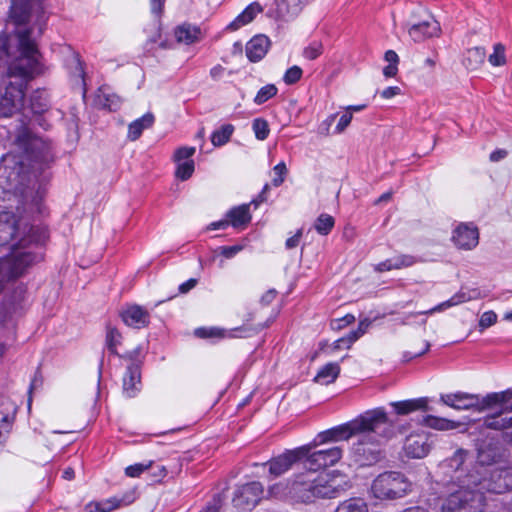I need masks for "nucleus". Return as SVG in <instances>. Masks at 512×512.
<instances>
[{
	"instance_id": "1",
	"label": "nucleus",
	"mask_w": 512,
	"mask_h": 512,
	"mask_svg": "<svg viewBox=\"0 0 512 512\" xmlns=\"http://www.w3.org/2000/svg\"><path fill=\"white\" fill-rule=\"evenodd\" d=\"M16 145L19 155L11 153L2 158L0 186L6 191L20 194L25 210L42 213L45 191L38 183L37 176L50 158L49 147L27 129L19 132Z\"/></svg>"
},
{
	"instance_id": "2",
	"label": "nucleus",
	"mask_w": 512,
	"mask_h": 512,
	"mask_svg": "<svg viewBox=\"0 0 512 512\" xmlns=\"http://www.w3.org/2000/svg\"><path fill=\"white\" fill-rule=\"evenodd\" d=\"M351 430L358 437L351 453L361 466L373 465L383 459L385 445L396 435L394 424L383 407L367 410L357 416Z\"/></svg>"
},
{
	"instance_id": "3",
	"label": "nucleus",
	"mask_w": 512,
	"mask_h": 512,
	"mask_svg": "<svg viewBox=\"0 0 512 512\" xmlns=\"http://www.w3.org/2000/svg\"><path fill=\"white\" fill-rule=\"evenodd\" d=\"M18 45L21 56L10 63L8 73L1 79L0 116L9 117L20 110L24 100L22 81L12 82V77L32 78L41 72L39 51L28 37L27 31H19Z\"/></svg>"
},
{
	"instance_id": "4",
	"label": "nucleus",
	"mask_w": 512,
	"mask_h": 512,
	"mask_svg": "<svg viewBox=\"0 0 512 512\" xmlns=\"http://www.w3.org/2000/svg\"><path fill=\"white\" fill-rule=\"evenodd\" d=\"M460 489L443 499L445 512H467V495L476 506L485 504V493H504L512 490V467L481 468L476 474L461 479Z\"/></svg>"
},
{
	"instance_id": "5",
	"label": "nucleus",
	"mask_w": 512,
	"mask_h": 512,
	"mask_svg": "<svg viewBox=\"0 0 512 512\" xmlns=\"http://www.w3.org/2000/svg\"><path fill=\"white\" fill-rule=\"evenodd\" d=\"M340 490L336 478L328 474L315 475L309 470L295 477L290 485L289 496L302 503H312L317 499L336 498Z\"/></svg>"
},
{
	"instance_id": "6",
	"label": "nucleus",
	"mask_w": 512,
	"mask_h": 512,
	"mask_svg": "<svg viewBox=\"0 0 512 512\" xmlns=\"http://www.w3.org/2000/svg\"><path fill=\"white\" fill-rule=\"evenodd\" d=\"M412 486V482L401 472L386 471L372 481L370 491L379 500H395L410 493Z\"/></svg>"
},
{
	"instance_id": "7",
	"label": "nucleus",
	"mask_w": 512,
	"mask_h": 512,
	"mask_svg": "<svg viewBox=\"0 0 512 512\" xmlns=\"http://www.w3.org/2000/svg\"><path fill=\"white\" fill-rule=\"evenodd\" d=\"M506 394V392L491 393L482 399L477 395L468 393L443 394L440 397V401L456 410L477 408L481 411L492 407L496 403L503 402Z\"/></svg>"
},
{
	"instance_id": "8",
	"label": "nucleus",
	"mask_w": 512,
	"mask_h": 512,
	"mask_svg": "<svg viewBox=\"0 0 512 512\" xmlns=\"http://www.w3.org/2000/svg\"><path fill=\"white\" fill-rule=\"evenodd\" d=\"M467 451L464 449H458L454 452V454L446 459L440 465L441 470L444 474L450 477V492L444 499H448L452 494L456 493L460 489V482L462 478L467 476L470 477L472 474H476L480 469H476L475 467L470 470L468 473L464 470L463 465L467 459Z\"/></svg>"
},
{
	"instance_id": "9",
	"label": "nucleus",
	"mask_w": 512,
	"mask_h": 512,
	"mask_svg": "<svg viewBox=\"0 0 512 512\" xmlns=\"http://www.w3.org/2000/svg\"><path fill=\"white\" fill-rule=\"evenodd\" d=\"M309 452L303 458V467L310 471H317L336 464L343 455L340 446H333L327 449L311 451L313 444L307 445Z\"/></svg>"
},
{
	"instance_id": "10",
	"label": "nucleus",
	"mask_w": 512,
	"mask_h": 512,
	"mask_svg": "<svg viewBox=\"0 0 512 512\" xmlns=\"http://www.w3.org/2000/svg\"><path fill=\"white\" fill-rule=\"evenodd\" d=\"M308 0H274L268 7L267 16L276 21L289 22L303 10Z\"/></svg>"
},
{
	"instance_id": "11",
	"label": "nucleus",
	"mask_w": 512,
	"mask_h": 512,
	"mask_svg": "<svg viewBox=\"0 0 512 512\" xmlns=\"http://www.w3.org/2000/svg\"><path fill=\"white\" fill-rule=\"evenodd\" d=\"M263 486L260 482L253 481L240 486L232 500L233 505L242 510H250L255 507L261 499Z\"/></svg>"
},
{
	"instance_id": "12",
	"label": "nucleus",
	"mask_w": 512,
	"mask_h": 512,
	"mask_svg": "<svg viewBox=\"0 0 512 512\" xmlns=\"http://www.w3.org/2000/svg\"><path fill=\"white\" fill-rule=\"evenodd\" d=\"M309 452L308 446H301L294 450H288L285 453L279 455L276 458L270 460L267 464L269 465V473L278 477L287 472L294 463L303 461L304 456Z\"/></svg>"
},
{
	"instance_id": "13",
	"label": "nucleus",
	"mask_w": 512,
	"mask_h": 512,
	"mask_svg": "<svg viewBox=\"0 0 512 512\" xmlns=\"http://www.w3.org/2000/svg\"><path fill=\"white\" fill-rule=\"evenodd\" d=\"M431 449L428 434L424 431L415 432L405 439L403 450L407 457L421 459L428 455Z\"/></svg>"
},
{
	"instance_id": "14",
	"label": "nucleus",
	"mask_w": 512,
	"mask_h": 512,
	"mask_svg": "<svg viewBox=\"0 0 512 512\" xmlns=\"http://www.w3.org/2000/svg\"><path fill=\"white\" fill-rule=\"evenodd\" d=\"M506 397L503 402H500L501 409L484 419V426L494 430H504L512 427V403H508V396L512 394L510 391H505ZM496 403L495 405H497Z\"/></svg>"
},
{
	"instance_id": "15",
	"label": "nucleus",
	"mask_w": 512,
	"mask_h": 512,
	"mask_svg": "<svg viewBox=\"0 0 512 512\" xmlns=\"http://www.w3.org/2000/svg\"><path fill=\"white\" fill-rule=\"evenodd\" d=\"M452 240L459 249L472 250L478 245L479 231L471 223H461L455 228Z\"/></svg>"
},
{
	"instance_id": "16",
	"label": "nucleus",
	"mask_w": 512,
	"mask_h": 512,
	"mask_svg": "<svg viewBox=\"0 0 512 512\" xmlns=\"http://www.w3.org/2000/svg\"><path fill=\"white\" fill-rule=\"evenodd\" d=\"M123 322L132 328L142 329L150 323V313L144 307L132 304L127 305L120 312Z\"/></svg>"
},
{
	"instance_id": "17",
	"label": "nucleus",
	"mask_w": 512,
	"mask_h": 512,
	"mask_svg": "<svg viewBox=\"0 0 512 512\" xmlns=\"http://www.w3.org/2000/svg\"><path fill=\"white\" fill-rule=\"evenodd\" d=\"M440 30L439 23L431 15H427L422 21L411 24L408 34L415 42H421L426 38L438 36Z\"/></svg>"
},
{
	"instance_id": "18",
	"label": "nucleus",
	"mask_w": 512,
	"mask_h": 512,
	"mask_svg": "<svg viewBox=\"0 0 512 512\" xmlns=\"http://www.w3.org/2000/svg\"><path fill=\"white\" fill-rule=\"evenodd\" d=\"M355 423L356 418L346 424L321 432L314 440L313 446L316 447L317 444H324L331 441L348 440L354 436V432H352L351 428Z\"/></svg>"
},
{
	"instance_id": "19",
	"label": "nucleus",
	"mask_w": 512,
	"mask_h": 512,
	"mask_svg": "<svg viewBox=\"0 0 512 512\" xmlns=\"http://www.w3.org/2000/svg\"><path fill=\"white\" fill-rule=\"evenodd\" d=\"M141 389V372L138 364L127 367L123 376V393L128 398L135 397Z\"/></svg>"
},
{
	"instance_id": "20",
	"label": "nucleus",
	"mask_w": 512,
	"mask_h": 512,
	"mask_svg": "<svg viewBox=\"0 0 512 512\" xmlns=\"http://www.w3.org/2000/svg\"><path fill=\"white\" fill-rule=\"evenodd\" d=\"M16 414V405L8 397H0V442L9 433Z\"/></svg>"
},
{
	"instance_id": "21",
	"label": "nucleus",
	"mask_w": 512,
	"mask_h": 512,
	"mask_svg": "<svg viewBox=\"0 0 512 512\" xmlns=\"http://www.w3.org/2000/svg\"><path fill=\"white\" fill-rule=\"evenodd\" d=\"M269 46L270 40L267 36H255L246 44V55L251 62H258L266 55Z\"/></svg>"
},
{
	"instance_id": "22",
	"label": "nucleus",
	"mask_w": 512,
	"mask_h": 512,
	"mask_svg": "<svg viewBox=\"0 0 512 512\" xmlns=\"http://www.w3.org/2000/svg\"><path fill=\"white\" fill-rule=\"evenodd\" d=\"M429 399L427 397H420L416 399H409L403 401L391 402L394 412L397 415H408L415 411H427L429 409Z\"/></svg>"
},
{
	"instance_id": "23",
	"label": "nucleus",
	"mask_w": 512,
	"mask_h": 512,
	"mask_svg": "<svg viewBox=\"0 0 512 512\" xmlns=\"http://www.w3.org/2000/svg\"><path fill=\"white\" fill-rule=\"evenodd\" d=\"M479 297V293L476 290L468 291V292H459L453 295L449 300L444 301L437 306L425 311L420 314H433L435 312H441L445 309H448L452 306L459 305L461 303L477 299Z\"/></svg>"
},
{
	"instance_id": "24",
	"label": "nucleus",
	"mask_w": 512,
	"mask_h": 512,
	"mask_svg": "<svg viewBox=\"0 0 512 512\" xmlns=\"http://www.w3.org/2000/svg\"><path fill=\"white\" fill-rule=\"evenodd\" d=\"M503 453L496 445H484L478 449V462L479 465L475 466L476 469L481 468H492L491 465L497 462L498 458H501Z\"/></svg>"
},
{
	"instance_id": "25",
	"label": "nucleus",
	"mask_w": 512,
	"mask_h": 512,
	"mask_svg": "<svg viewBox=\"0 0 512 512\" xmlns=\"http://www.w3.org/2000/svg\"><path fill=\"white\" fill-rule=\"evenodd\" d=\"M154 121V115L150 112L134 120L128 126L127 138L130 141H136L141 136L143 130L150 128L154 124Z\"/></svg>"
},
{
	"instance_id": "26",
	"label": "nucleus",
	"mask_w": 512,
	"mask_h": 512,
	"mask_svg": "<svg viewBox=\"0 0 512 512\" xmlns=\"http://www.w3.org/2000/svg\"><path fill=\"white\" fill-rule=\"evenodd\" d=\"M416 263V258L411 255H396L379 263L376 270L379 272L390 271L392 269H402L410 267Z\"/></svg>"
},
{
	"instance_id": "27",
	"label": "nucleus",
	"mask_w": 512,
	"mask_h": 512,
	"mask_svg": "<svg viewBox=\"0 0 512 512\" xmlns=\"http://www.w3.org/2000/svg\"><path fill=\"white\" fill-rule=\"evenodd\" d=\"M262 11L263 7L258 2H253L229 24L228 28L231 30H237L253 21L256 15Z\"/></svg>"
},
{
	"instance_id": "28",
	"label": "nucleus",
	"mask_w": 512,
	"mask_h": 512,
	"mask_svg": "<svg viewBox=\"0 0 512 512\" xmlns=\"http://www.w3.org/2000/svg\"><path fill=\"white\" fill-rule=\"evenodd\" d=\"M422 423L425 426L438 431L454 430L460 426L459 422L433 415L423 417Z\"/></svg>"
},
{
	"instance_id": "29",
	"label": "nucleus",
	"mask_w": 512,
	"mask_h": 512,
	"mask_svg": "<svg viewBox=\"0 0 512 512\" xmlns=\"http://www.w3.org/2000/svg\"><path fill=\"white\" fill-rule=\"evenodd\" d=\"M200 30L196 26L183 24L176 28L175 37L179 43L192 44L200 39Z\"/></svg>"
},
{
	"instance_id": "30",
	"label": "nucleus",
	"mask_w": 512,
	"mask_h": 512,
	"mask_svg": "<svg viewBox=\"0 0 512 512\" xmlns=\"http://www.w3.org/2000/svg\"><path fill=\"white\" fill-rule=\"evenodd\" d=\"M31 5L28 0H12L10 17L16 24L26 22L29 17Z\"/></svg>"
},
{
	"instance_id": "31",
	"label": "nucleus",
	"mask_w": 512,
	"mask_h": 512,
	"mask_svg": "<svg viewBox=\"0 0 512 512\" xmlns=\"http://www.w3.org/2000/svg\"><path fill=\"white\" fill-rule=\"evenodd\" d=\"M339 373L340 366L338 363H328L318 371L314 380L321 385H328L336 380Z\"/></svg>"
},
{
	"instance_id": "32",
	"label": "nucleus",
	"mask_w": 512,
	"mask_h": 512,
	"mask_svg": "<svg viewBox=\"0 0 512 512\" xmlns=\"http://www.w3.org/2000/svg\"><path fill=\"white\" fill-rule=\"evenodd\" d=\"M227 216L229 218V223L233 227L244 226L251 220L248 205H241L231 209Z\"/></svg>"
},
{
	"instance_id": "33",
	"label": "nucleus",
	"mask_w": 512,
	"mask_h": 512,
	"mask_svg": "<svg viewBox=\"0 0 512 512\" xmlns=\"http://www.w3.org/2000/svg\"><path fill=\"white\" fill-rule=\"evenodd\" d=\"M19 31H27L28 32V37L33 41L35 47L37 48V45L35 43V40L33 38H31L30 36V30L29 29H26V28H19L17 31H16V34L15 36L13 37V40L14 42L16 43L17 45V51H19V45H18V40H17V36H18V32ZM11 41H12V38L6 36V35H0V59H3L5 57H9V56H12L13 53L11 51ZM21 56V53H19V56L18 58ZM17 59V57L15 58V60Z\"/></svg>"
},
{
	"instance_id": "34",
	"label": "nucleus",
	"mask_w": 512,
	"mask_h": 512,
	"mask_svg": "<svg viewBox=\"0 0 512 512\" xmlns=\"http://www.w3.org/2000/svg\"><path fill=\"white\" fill-rule=\"evenodd\" d=\"M485 57L486 53L484 48H471L466 53L464 65L470 70H476L481 64L484 63Z\"/></svg>"
},
{
	"instance_id": "35",
	"label": "nucleus",
	"mask_w": 512,
	"mask_h": 512,
	"mask_svg": "<svg viewBox=\"0 0 512 512\" xmlns=\"http://www.w3.org/2000/svg\"><path fill=\"white\" fill-rule=\"evenodd\" d=\"M334 512H368V505L362 498H350L340 502Z\"/></svg>"
},
{
	"instance_id": "36",
	"label": "nucleus",
	"mask_w": 512,
	"mask_h": 512,
	"mask_svg": "<svg viewBox=\"0 0 512 512\" xmlns=\"http://www.w3.org/2000/svg\"><path fill=\"white\" fill-rule=\"evenodd\" d=\"M335 224L334 218L326 213L320 214L314 222V228L320 235H328Z\"/></svg>"
},
{
	"instance_id": "37",
	"label": "nucleus",
	"mask_w": 512,
	"mask_h": 512,
	"mask_svg": "<svg viewBox=\"0 0 512 512\" xmlns=\"http://www.w3.org/2000/svg\"><path fill=\"white\" fill-rule=\"evenodd\" d=\"M234 131L231 124L223 125L220 129L213 132L211 141L214 146H222L227 143Z\"/></svg>"
},
{
	"instance_id": "38",
	"label": "nucleus",
	"mask_w": 512,
	"mask_h": 512,
	"mask_svg": "<svg viewBox=\"0 0 512 512\" xmlns=\"http://www.w3.org/2000/svg\"><path fill=\"white\" fill-rule=\"evenodd\" d=\"M121 333L112 326L107 327L106 346L112 354L117 355V346L121 343Z\"/></svg>"
},
{
	"instance_id": "39",
	"label": "nucleus",
	"mask_w": 512,
	"mask_h": 512,
	"mask_svg": "<svg viewBox=\"0 0 512 512\" xmlns=\"http://www.w3.org/2000/svg\"><path fill=\"white\" fill-rule=\"evenodd\" d=\"M113 506V510L132 504L136 500V493L130 490L121 496H114L108 499Z\"/></svg>"
},
{
	"instance_id": "40",
	"label": "nucleus",
	"mask_w": 512,
	"mask_h": 512,
	"mask_svg": "<svg viewBox=\"0 0 512 512\" xmlns=\"http://www.w3.org/2000/svg\"><path fill=\"white\" fill-rule=\"evenodd\" d=\"M195 165L193 160H187L183 162H177V168L175 175L181 180H187L194 172Z\"/></svg>"
},
{
	"instance_id": "41",
	"label": "nucleus",
	"mask_w": 512,
	"mask_h": 512,
	"mask_svg": "<svg viewBox=\"0 0 512 512\" xmlns=\"http://www.w3.org/2000/svg\"><path fill=\"white\" fill-rule=\"evenodd\" d=\"M277 88L273 84H268L266 86H263L256 94L254 98V102L257 105H261L274 97L277 94Z\"/></svg>"
},
{
	"instance_id": "42",
	"label": "nucleus",
	"mask_w": 512,
	"mask_h": 512,
	"mask_svg": "<svg viewBox=\"0 0 512 512\" xmlns=\"http://www.w3.org/2000/svg\"><path fill=\"white\" fill-rule=\"evenodd\" d=\"M492 66H503L506 64L505 47L501 43L494 45L493 53L488 57Z\"/></svg>"
},
{
	"instance_id": "43",
	"label": "nucleus",
	"mask_w": 512,
	"mask_h": 512,
	"mask_svg": "<svg viewBox=\"0 0 512 512\" xmlns=\"http://www.w3.org/2000/svg\"><path fill=\"white\" fill-rule=\"evenodd\" d=\"M252 128L258 140H265L270 132L268 122L262 118L254 119Z\"/></svg>"
},
{
	"instance_id": "44",
	"label": "nucleus",
	"mask_w": 512,
	"mask_h": 512,
	"mask_svg": "<svg viewBox=\"0 0 512 512\" xmlns=\"http://www.w3.org/2000/svg\"><path fill=\"white\" fill-rule=\"evenodd\" d=\"M323 45L319 41H313L303 50V56L308 60H314L321 55Z\"/></svg>"
},
{
	"instance_id": "45",
	"label": "nucleus",
	"mask_w": 512,
	"mask_h": 512,
	"mask_svg": "<svg viewBox=\"0 0 512 512\" xmlns=\"http://www.w3.org/2000/svg\"><path fill=\"white\" fill-rule=\"evenodd\" d=\"M273 172L275 177L272 179V184L275 187L280 186L285 179V176L287 174V168L284 162H280L273 168Z\"/></svg>"
},
{
	"instance_id": "46",
	"label": "nucleus",
	"mask_w": 512,
	"mask_h": 512,
	"mask_svg": "<svg viewBox=\"0 0 512 512\" xmlns=\"http://www.w3.org/2000/svg\"><path fill=\"white\" fill-rule=\"evenodd\" d=\"M302 73V69L299 66H292L286 71L283 79L286 84H294L300 80Z\"/></svg>"
},
{
	"instance_id": "47",
	"label": "nucleus",
	"mask_w": 512,
	"mask_h": 512,
	"mask_svg": "<svg viewBox=\"0 0 512 512\" xmlns=\"http://www.w3.org/2000/svg\"><path fill=\"white\" fill-rule=\"evenodd\" d=\"M497 321V314L494 311H486L484 312L479 320V327L483 330L486 329Z\"/></svg>"
},
{
	"instance_id": "48",
	"label": "nucleus",
	"mask_w": 512,
	"mask_h": 512,
	"mask_svg": "<svg viewBox=\"0 0 512 512\" xmlns=\"http://www.w3.org/2000/svg\"><path fill=\"white\" fill-rule=\"evenodd\" d=\"M194 153V147H180L175 151L174 159L176 162L191 160L190 158L193 156Z\"/></svg>"
},
{
	"instance_id": "49",
	"label": "nucleus",
	"mask_w": 512,
	"mask_h": 512,
	"mask_svg": "<svg viewBox=\"0 0 512 512\" xmlns=\"http://www.w3.org/2000/svg\"><path fill=\"white\" fill-rule=\"evenodd\" d=\"M47 109V103L45 99H42L40 95H34L31 98V111L34 114H41Z\"/></svg>"
},
{
	"instance_id": "50",
	"label": "nucleus",
	"mask_w": 512,
	"mask_h": 512,
	"mask_svg": "<svg viewBox=\"0 0 512 512\" xmlns=\"http://www.w3.org/2000/svg\"><path fill=\"white\" fill-rule=\"evenodd\" d=\"M223 500L224 497L221 494H218L199 512H219Z\"/></svg>"
},
{
	"instance_id": "51",
	"label": "nucleus",
	"mask_w": 512,
	"mask_h": 512,
	"mask_svg": "<svg viewBox=\"0 0 512 512\" xmlns=\"http://www.w3.org/2000/svg\"><path fill=\"white\" fill-rule=\"evenodd\" d=\"M150 467V464H134L130 465L125 469V473L129 477H138L144 471H146Z\"/></svg>"
},
{
	"instance_id": "52",
	"label": "nucleus",
	"mask_w": 512,
	"mask_h": 512,
	"mask_svg": "<svg viewBox=\"0 0 512 512\" xmlns=\"http://www.w3.org/2000/svg\"><path fill=\"white\" fill-rule=\"evenodd\" d=\"M290 486L285 483H277L270 487L269 493L274 497H283L289 495Z\"/></svg>"
},
{
	"instance_id": "53",
	"label": "nucleus",
	"mask_w": 512,
	"mask_h": 512,
	"mask_svg": "<svg viewBox=\"0 0 512 512\" xmlns=\"http://www.w3.org/2000/svg\"><path fill=\"white\" fill-rule=\"evenodd\" d=\"M351 120H352V113L346 111V113H344L340 117L339 122L336 125L335 132L338 134L342 133L349 126Z\"/></svg>"
},
{
	"instance_id": "54",
	"label": "nucleus",
	"mask_w": 512,
	"mask_h": 512,
	"mask_svg": "<svg viewBox=\"0 0 512 512\" xmlns=\"http://www.w3.org/2000/svg\"><path fill=\"white\" fill-rule=\"evenodd\" d=\"M166 0H150L151 12L160 18L164 11V4Z\"/></svg>"
},
{
	"instance_id": "55",
	"label": "nucleus",
	"mask_w": 512,
	"mask_h": 512,
	"mask_svg": "<svg viewBox=\"0 0 512 512\" xmlns=\"http://www.w3.org/2000/svg\"><path fill=\"white\" fill-rule=\"evenodd\" d=\"M196 334L200 337H222L223 333L220 329L211 328L207 329H197Z\"/></svg>"
},
{
	"instance_id": "56",
	"label": "nucleus",
	"mask_w": 512,
	"mask_h": 512,
	"mask_svg": "<svg viewBox=\"0 0 512 512\" xmlns=\"http://www.w3.org/2000/svg\"><path fill=\"white\" fill-rule=\"evenodd\" d=\"M301 236H302V231L298 230L295 235H293L292 237H290L286 240V243H285L286 248L293 249V248L297 247L299 245Z\"/></svg>"
},
{
	"instance_id": "57",
	"label": "nucleus",
	"mask_w": 512,
	"mask_h": 512,
	"mask_svg": "<svg viewBox=\"0 0 512 512\" xmlns=\"http://www.w3.org/2000/svg\"><path fill=\"white\" fill-rule=\"evenodd\" d=\"M90 507H96L100 509V512H111L113 511V506H111L110 501L107 499L102 502H91Z\"/></svg>"
},
{
	"instance_id": "58",
	"label": "nucleus",
	"mask_w": 512,
	"mask_h": 512,
	"mask_svg": "<svg viewBox=\"0 0 512 512\" xmlns=\"http://www.w3.org/2000/svg\"><path fill=\"white\" fill-rule=\"evenodd\" d=\"M241 250L240 246H224L221 248V253L226 258H232Z\"/></svg>"
},
{
	"instance_id": "59",
	"label": "nucleus",
	"mask_w": 512,
	"mask_h": 512,
	"mask_svg": "<svg viewBox=\"0 0 512 512\" xmlns=\"http://www.w3.org/2000/svg\"><path fill=\"white\" fill-rule=\"evenodd\" d=\"M401 90L399 87L397 86H391V87H387L385 88L382 92H381V96L384 98V99H390L398 94H400Z\"/></svg>"
},
{
	"instance_id": "60",
	"label": "nucleus",
	"mask_w": 512,
	"mask_h": 512,
	"mask_svg": "<svg viewBox=\"0 0 512 512\" xmlns=\"http://www.w3.org/2000/svg\"><path fill=\"white\" fill-rule=\"evenodd\" d=\"M197 284V280L196 279H189L187 280L186 282L182 283L180 286H179V291L180 293H187L189 292L191 289H193Z\"/></svg>"
},
{
	"instance_id": "61",
	"label": "nucleus",
	"mask_w": 512,
	"mask_h": 512,
	"mask_svg": "<svg viewBox=\"0 0 512 512\" xmlns=\"http://www.w3.org/2000/svg\"><path fill=\"white\" fill-rule=\"evenodd\" d=\"M360 337L358 336L356 330L350 332L346 337L340 338L339 342H347V348H350L351 345L358 340Z\"/></svg>"
},
{
	"instance_id": "62",
	"label": "nucleus",
	"mask_w": 512,
	"mask_h": 512,
	"mask_svg": "<svg viewBox=\"0 0 512 512\" xmlns=\"http://www.w3.org/2000/svg\"><path fill=\"white\" fill-rule=\"evenodd\" d=\"M276 297V291L274 289L268 290L261 298V302L265 305L270 304Z\"/></svg>"
},
{
	"instance_id": "63",
	"label": "nucleus",
	"mask_w": 512,
	"mask_h": 512,
	"mask_svg": "<svg viewBox=\"0 0 512 512\" xmlns=\"http://www.w3.org/2000/svg\"><path fill=\"white\" fill-rule=\"evenodd\" d=\"M398 68L397 64H388L383 69V74L385 77H394L397 74Z\"/></svg>"
},
{
	"instance_id": "64",
	"label": "nucleus",
	"mask_w": 512,
	"mask_h": 512,
	"mask_svg": "<svg viewBox=\"0 0 512 512\" xmlns=\"http://www.w3.org/2000/svg\"><path fill=\"white\" fill-rule=\"evenodd\" d=\"M507 152L503 149L496 150L490 154V160L493 162H497L506 157Z\"/></svg>"
}]
</instances>
